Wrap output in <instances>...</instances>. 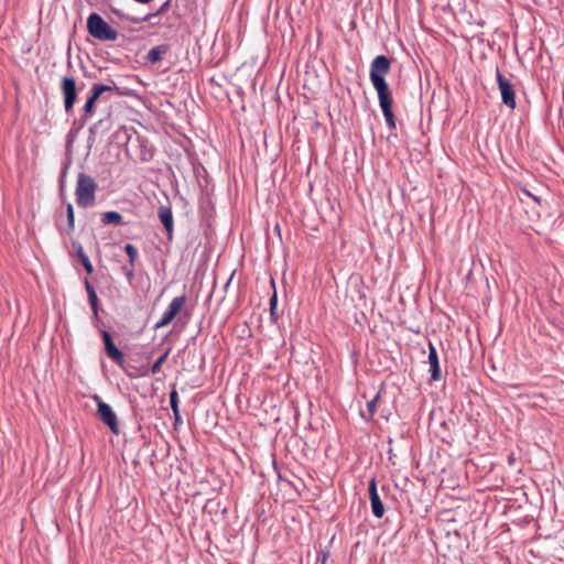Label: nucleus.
<instances>
[{"instance_id":"f257e3e1","label":"nucleus","mask_w":564,"mask_h":564,"mask_svg":"<svg viewBox=\"0 0 564 564\" xmlns=\"http://www.w3.org/2000/svg\"><path fill=\"white\" fill-rule=\"evenodd\" d=\"M391 61L386 55L376 56L370 64V82L378 94L379 106L382 110L387 126L390 130H395V117L392 110V93L386 80V75L390 72Z\"/></svg>"},{"instance_id":"f03ea898","label":"nucleus","mask_w":564,"mask_h":564,"mask_svg":"<svg viewBox=\"0 0 564 564\" xmlns=\"http://www.w3.org/2000/svg\"><path fill=\"white\" fill-rule=\"evenodd\" d=\"M98 184L86 173H79L75 188L76 204L80 208L93 207L96 204Z\"/></svg>"},{"instance_id":"7ed1b4c3","label":"nucleus","mask_w":564,"mask_h":564,"mask_svg":"<svg viewBox=\"0 0 564 564\" xmlns=\"http://www.w3.org/2000/svg\"><path fill=\"white\" fill-rule=\"evenodd\" d=\"M86 26L88 34L98 41L113 42L118 39V32L99 13H90Z\"/></svg>"},{"instance_id":"20e7f679","label":"nucleus","mask_w":564,"mask_h":564,"mask_svg":"<svg viewBox=\"0 0 564 564\" xmlns=\"http://www.w3.org/2000/svg\"><path fill=\"white\" fill-rule=\"evenodd\" d=\"M384 389V383H381L379 391L376 395L367 402L366 410H360V416L366 422H373L375 414L379 412L380 417L386 422L390 420L391 410L386 406V402L381 397V392Z\"/></svg>"},{"instance_id":"39448f33","label":"nucleus","mask_w":564,"mask_h":564,"mask_svg":"<svg viewBox=\"0 0 564 564\" xmlns=\"http://www.w3.org/2000/svg\"><path fill=\"white\" fill-rule=\"evenodd\" d=\"M94 400L97 404V415H98L99 420L105 425H107L113 434H116V435L120 434V427H119V423L117 420V414L115 413L112 408L108 403L102 401V399L97 394L94 395Z\"/></svg>"},{"instance_id":"423d86ee","label":"nucleus","mask_w":564,"mask_h":564,"mask_svg":"<svg viewBox=\"0 0 564 564\" xmlns=\"http://www.w3.org/2000/svg\"><path fill=\"white\" fill-rule=\"evenodd\" d=\"M118 90L116 85L109 86L105 84H93L89 94L87 96L86 102L82 108V113L85 117L91 118L95 112L96 101L108 91Z\"/></svg>"},{"instance_id":"0eeeda50","label":"nucleus","mask_w":564,"mask_h":564,"mask_svg":"<svg viewBox=\"0 0 564 564\" xmlns=\"http://www.w3.org/2000/svg\"><path fill=\"white\" fill-rule=\"evenodd\" d=\"M61 94L63 96L66 113H70L77 101L78 89L73 76H64L61 80Z\"/></svg>"},{"instance_id":"6e6552de","label":"nucleus","mask_w":564,"mask_h":564,"mask_svg":"<svg viewBox=\"0 0 564 564\" xmlns=\"http://www.w3.org/2000/svg\"><path fill=\"white\" fill-rule=\"evenodd\" d=\"M185 303V295L174 297L162 314V317L155 323L154 329L163 328L171 324L173 319L181 313Z\"/></svg>"},{"instance_id":"1a4fd4ad","label":"nucleus","mask_w":564,"mask_h":564,"mask_svg":"<svg viewBox=\"0 0 564 564\" xmlns=\"http://www.w3.org/2000/svg\"><path fill=\"white\" fill-rule=\"evenodd\" d=\"M496 78H497V83H498L499 90L501 94L502 104L505 106L509 107L510 109H514L517 106V102H516V91H514L513 85L510 83V80L508 78H506L501 74V72L499 70L498 67L496 68Z\"/></svg>"},{"instance_id":"9d476101","label":"nucleus","mask_w":564,"mask_h":564,"mask_svg":"<svg viewBox=\"0 0 564 564\" xmlns=\"http://www.w3.org/2000/svg\"><path fill=\"white\" fill-rule=\"evenodd\" d=\"M368 492H369L371 512L376 518L381 519L384 514V507H383L381 498L378 494L377 480L375 477H372L369 481Z\"/></svg>"},{"instance_id":"9b49d317","label":"nucleus","mask_w":564,"mask_h":564,"mask_svg":"<svg viewBox=\"0 0 564 564\" xmlns=\"http://www.w3.org/2000/svg\"><path fill=\"white\" fill-rule=\"evenodd\" d=\"M105 349L110 359H112L118 366L122 367L124 364V356L121 350L115 345L112 337L109 332L101 330Z\"/></svg>"},{"instance_id":"f8f14e48","label":"nucleus","mask_w":564,"mask_h":564,"mask_svg":"<svg viewBox=\"0 0 564 564\" xmlns=\"http://www.w3.org/2000/svg\"><path fill=\"white\" fill-rule=\"evenodd\" d=\"M159 218L164 226V229L166 231V238L169 241H172L173 239V229H174V223H173V214L172 209L166 206H160L159 210Z\"/></svg>"},{"instance_id":"ddd939ff","label":"nucleus","mask_w":564,"mask_h":564,"mask_svg":"<svg viewBox=\"0 0 564 564\" xmlns=\"http://www.w3.org/2000/svg\"><path fill=\"white\" fill-rule=\"evenodd\" d=\"M427 362L430 365L431 380L437 381L441 379V368L438 355L435 346L429 341V356Z\"/></svg>"},{"instance_id":"4468645a","label":"nucleus","mask_w":564,"mask_h":564,"mask_svg":"<svg viewBox=\"0 0 564 564\" xmlns=\"http://www.w3.org/2000/svg\"><path fill=\"white\" fill-rule=\"evenodd\" d=\"M169 51V44L156 45L148 52L145 61L150 64H156L162 59V56L165 55Z\"/></svg>"},{"instance_id":"2eb2a0df","label":"nucleus","mask_w":564,"mask_h":564,"mask_svg":"<svg viewBox=\"0 0 564 564\" xmlns=\"http://www.w3.org/2000/svg\"><path fill=\"white\" fill-rule=\"evenodd\" d=\"M101 223L104 225H115V226L126 225L121 214L118 212H115V210L102 213L101 214Z\"/></svg>"},{"instance_id":"dca6fc26","label":"nucleus","mask_w":564,"mask_h":564,"mask_svg":"<svg viewBox=\"0 0 564 564\" xmlns=\"http://www.w3.org/2000/svg\"><path fill=\"white\" fill-rule=\"evenodd\" d=\"M171 6V0H166L155 12H150L145 14L144 17H140V19H132L133 23H142L151 21L155 17H160L164 14Z\"/></svg>"},{"instance_id":"f3484780","label":"nucleus","mask_w":564,"mask_h":564,"mask_svg":"<svg viewBox=\"0 0 564 564\" xmlns=\"http://www.w3.org/2000/svg\"><path fill=\"white\" fill-rule=\"evenodd\" d=\"M170 351H171L170 348L166 349V351L155 360V362L151 366L150 369H148V368L144 369V371L142 372V376H148L149 373H152V375L159 373L161 371L162 364L165 362V360L167 359Z\"/></svg>"},{"instance_id":"a211bd4d","label":"nucleus","mask_w":564,"mask_h":564,"mask_svg":"<svg viewBox=\"0 0 564 564\" xmlns=\"http://www.w3.org/2000/svg\"><path fill=\"white\" fill-rule=\"evenodd\" d=\"M76 252H77V256L85 269V271L88 273V274H91L94 272V267L88 258V256L85 253L84 249H83V246L80 243H78L76 246Z\"/></svg>"},{"instance_id":"6ab92c4d","label":"nucleus","mask_w":564,"mask_h":564,"mask_svg":"<svg viewBox=\"0 0 564 564\" xmlns=\"http://www.w3.org/2000/svg\"><path fill=\"white\" fill-rule=\"evenodd\" d=\"M269 305H270V321L272 324H276L280 318V314L278 313V294H276L275 289L273 291V294L270 297Z\"/></svg>"},{"instance_id":"aec40b11","label":"nucleus","mask_w":564,"mask_h":564,"mask_svg":"<svg viewBox=\"0 0 564 564\" xmlns=\"http://www.w3.org/2000/svg\"><path fill=\"white\" fill-rule=\"evenodd\" d=\"M66 217H67V227L65 231L70 235L75 229V214L74 207L70 203L66 204Z\"/></svg>"},{"instance_id":"412c9836","label":"nucleus","mask_w":564,"mask_h":564,"mask_svg":"<svg viewBox=\"0 0 564 564\" xmlns=\"http://www.w3.org/2000/svg\"><path fill=\"white\" fill-rule=\"evenodd\" d=\"M124 251L129 258L130 265L135 267V262L139 257V252H138L137 248L131 243H127L124 246Z\"/></svg>"},{"instance_id":"4be33fe9","label":"nucleus","mask_w":564,"mask_h":564,"mask_svg":"<svg viewBox=\"0 0 564 564\" xmlns=\"http://www.w3.org/2000/svg\"><path fill=\"white\" fill-rule=\"evenodd\" d=\"M85 290H86L87 295H88L89 305L99 302L97 293H96L94 286L88 281V279L85 280Z\"/></svg>"},{"instance_id":"5701e85b","label":"nucleus","mask_w":564,"mask_h":564,"mask_svg":"<svg viewBox=\"0 0 564 564\" xmlns=\"http://www.w3.org/2000/svg\"><path fill=\"white\" fill-rule=\"evenodd\" d=\"M79 132L73 129H69L66 135V151L72 152L75 140L77 139Z\"/></svg>"},{"instance_id":"b1692460","label":"nucleus","mask_w":564,"mask_h":564,"mask_svg":"<svg viewBox=\"0 0 564 564\" xmlns=\"http://www.w3.org/2000/svg\"><path fill=\"white\" fill-rule=\"evenodd\" d=\"M169 398H170V406H171L172 411L180 410V408H178V403H180L178 393H177V390H176L175 386L172 387V390L170 391Z\"/></svg>"},{"instance_id":"393cba45","label":"nucleus","mask_w":564,"mask_h":564,"mask_svg":"<svg viewBox=\"0 0 564 564\" xmlns=\"http://www.w3.org/2000/svg\"><path fill=\"white\" fill-rule=\"evenodd\" d=\"M90 118L88 117H85L83 113L80 115V117L78 119H74V121L72 122V127L70 129L73 130H76L78 132H80V130L85 127V124L87 123V121L89 120Z\"/></svg>"},{"instance_id":"a878e982","label":"nucleus","mask_w":564,"mask_h":564,"mask_svg":"<svg viewBox=\"0 0 564 564\" xmlns=\"http://www.w3.org/2000/svg\"><path fill=\"white\" fill-rule=\"evenodd\" d=\"M111 11L112 13L120 20L122 21H130L133 23V20L132 19H140V17H130L128 14H126L122 10L120 9H116V8H111Z\"/></svg>"},{"instance_id":"bb28decb","label":"nucleus","mask_w":564,"mask_h":564,"mask_svg":"<svg viewBox=\"0 0 564 564\" xmlns=\"http://www.w3.org/2000/svg\"><path fill=\"white\" fill-rule=\"evenodd\" d=\"M122 271L128 280L129 283H131L134 280V267L132 265H123Z\"/></svg>"},{"instance_id":"cd10ccee","label":"nucleus","mask_w":564,"mask_h":564,"mask_svg":"<svg viewBox=\"0 0 564 564\" xmlns=\"http://www.w3.org/2000/svg\"><path fill=\"white\" fill-rule=\"evenodd\" d=\"M105 120L104 119H100L98 120L97 122H95L90 128H89V133L90 134H94L96 135L99 131V129L104 128L105 126Z\"/></svg>"},{"instance_id":"c85d7f7f","label":"nucleus","mask_w":564,"mask_h":564,"mask_svg":"<svg viewBox=\"0 0 564 564\" xmlns=\"http://www.w3.org/2000/svg\"><path fill=\"white\" fill-rule=\"evenodd\" d=\"M90 307H91V311L94 314V319L98 321L99 319V302L95 303V304H90Z\"/></svg>"},{"instance_id":"c756f323","label":"nucleus","mask_w":564,"mask_h":564,"mask_svg":"<svg viewBox=\"0 0 564 564\" xmlns=\"http://www.w3.org/2000/svg\"><path fill=\"white\" fill-rule=\"evenodd\" d=\"M172 412H173V417H174V426L176 427L178 424L182 423V416H181L180 410H175Z\"/></svg>"},{"instance_id":"7c9ffc66","label":"nucleus","mask_w":564,"mask_h":564,"mask_svg":"<svg viewBox=\"0 0 564 564\" xmlns=\"http://www.w3.org/2000/svg\"><path fill=\"white\" fill-rule=\"evenodd\" d=\"M327 557H328V552H322V553H321V554H318V556H317V563H319V564H326Z\"/></svg>"},{"instance_id":"2f4dec72","label":"nucleus","mask_w":564,"mask_h":564,"mask_svg":"<svg viewBox=\"0 0 564 564\" xmlns=\"http://www.w3.org/2000/svg\"><path fill=\"white\" fill-rule=\"evenodd\" d=\"M66 171H67V165L64 167V170L62 172V175H61V180H59L61 193L62 194L64 193V185H65L64 178H65V175H66Z\"/></svg>"},{"instance_id":"473e14b6","label":"nucleus","mask_w":564,"mask_h":564,"mask_svg":"<svg viewBox=\"0 0 564 564\" xmlns=\"http://www.w3.org/2000/svg\"><path fill=\"white\" fill-rule=\"evenodd\" d=\"M235 275V271L230 274V276L227 279V281L225 282L224 284V291H227V289L229 288L231 281H232V278Z\"/></svg>"},{"instance_id":"72a5a7b5","label":"nucleus","mask_w":564,"mask_h":564,"mask_svg":"<svg viewBox=\"0 0 564 564\" xmlns=\"http://www.w3.org/2000/svg\"><path fill=\"white\" fill-rule=\"evenodd\" d=\"M95 141H96V135L89 133L88 140H87L88 147L90 148L95 143Z\"/></svg>"},{"instance_id":"f704fd0d","label":"nucleus","mask_w":564,"mask_h":564,"mask_svg":"<svg viewBox=\"0 0 564 564\" xmlns=\"http://www.w3.org/2000/svg\"><path fill=\"white\" fill-rule=\"evenodd\" d=\"M134 1H135V2H138V3H143V4H145V3L151 2L152 0H134Z\"/></svg>"}]
</instances>
